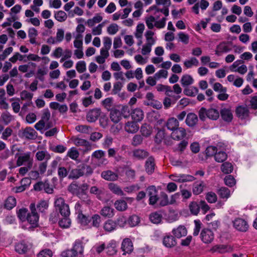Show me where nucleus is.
I'll list each match as a JSON object with an SVG mask.
<instances>
[{
    "label": "nucleus",
    "instance_id": "1",
    "mask_svg": "<svg viewBox=\"0 0 257 257\" xmlns=\"http://www.w3.org/2000/svg\"><path fill=\"white\" fill-rule=\"evenodd\" d=\"M219 112L217 109L213 108L206 109L204 107H202L198 111L199 117L203 121H204L206 118L216 120L219 118Z\"/></svg>",
    "mask_w": 257,
    "mask_h": 257
},
{
    "label": "nucleus",
    "instance_id": "2",
    "mask_svg": "<svg viewBox=\"0 0 257 257\" xmlns=\"http://www.w3.org/2000/svg\"><path fill=\"white\" fill-rule=\"evenodd\" d=\"M16 157H18L16 162L17 166L19 167L26 165L28 168H32L33 163V158L31 152L24 153H17Z\"/></svg>",
    "mask_w": 257,
    "mask_h": 257
},
{
    "label": "nucleus",
    "instance_id": "3",
    "mask_svg": "<svg viewBox=\"0 0 257 257\" xmlns=\"http://www.w3.org/2000/svg\"><path fill=\"white\" fill-rule=\"evenodd\" d=\"M55 210L61 214L63 216H69L70 211L69 205L65 203L62 197H59L55 199L54 202Z\"/></svg>",
    "mask_w": 257,
    "mask_h": 257
},
{
    "label": "nucleus",
    "instance_id": "4",
    "mask_svg": "<svg viewBox=\"0 0 257 257\" xmlns=\"http://www.w3.org/2000/svg\"><path fill=\"white\" fill-rule=\"evenodd\" d=\"M30 208L31 213L27 214L26 220L31 225L32 227H36L38 226L39 216L36 211L35 204L31 203Z\"/></svg>",
    "mask_w": 257,
    "mask_h": 257
},
{
    "label": "nucleus",
    "instance_id": "5",
    "mask_svg": "<svg viewBox=\"0 0 257 257\" xmlns=\"http://www.w3.org/2000/svg\"><path fill=\"white\" fill-rule=\"evenodd\" d=\"M83 252V247L80 242H75L71 249L67 250L62 252V255L64 257H75L79 254H82Z\"/></svg>",
    "mask_w": 257,
    "mask_h": 257
},
{
    "label": "nucleus",
    "instance_id": "6",
    "mask_svg": "<svg viewBox=\"0 0 257 257\" xmlns=\"http://www.w3.org/2000/svg\"><path fill=\"white\" fill-rule=\"evenodd\" d=\"M51 117V113L48 108L43 110L41 119L35 125V128L39 131H41L45 126V123L48 122Z\"/></svg>",
    "mask_w": 257,
    "mask_h": 257
},
{
    "label": "nucleus",
    "instance_id": "7",
    "mask_svg": "<svg viewBox=\"0 0 257 257\" xmlns=\"http://www.w3.org/2000/svg\"><path fill=\"white\" fill-rule=\"evenodd\" d=\"M105 153L104 151L99 150L94 151L91 155V160L97 161L98 166L101 165H106L108 163L107 159L105 158Z\"/></svg>",
    "mask_w": 257,
    "mask_h": 257
},
{
    "label": "nucleus",
    "instance_id": "8",
    "mask_svg": "<svg viewBox=\"0 0 257 257\" xmlns=\"http://www.w3.org/2000/svg\"><path fill=\"white\" fill-rule=\"evenodd\" d=\"M233 224L235 228L239 231L246 232L248 230V224L243 219H235L233 222Z\"/></svg>",
    "mask_w": 257,
    "mask_h": 257
},
{
    "label": "nucleus",
    "instance_id": "9",
    "mask_svg": "<svg viewBox=\"0 0 257 257\" xmlns=\"http://www.w3.org/2000/svg\"><path fill=\"white\" fill-rule=\"evenodd\" d=\"M202 241L205 243H210L214 239L213 232L208 228H203L200 233Z\"/></svg>",
    "mask_w": 257,
    "mask_h": 257
},
{
    "label": "nucleus",
    "instance_id": "10",
    "mask_svg": "<svg viewBox=\"0 0 257 257\" xmlns=\"http://www.w3.org/2000/svg\"><path fill=\"white\" fill-rule=\"evenodd\" d=\"M37 133L31 127H26L22 134L23 138L27 140H35L37 137Z\"/></svg>",
    "mask_w": 257,
    "mask_h": 257
},
{
    "label": "nucleus",
    "instance_id": "11",
    "mask_svg": "<svg viewBox=\"0 0 257 257\" xmlns=\"http://www.w3.org/2000/svg\"><path fill=\"white\" fill-rule=\"evenodd\" d=\"M101 110L99 108L91 109L87 113L86 119L90 122H94L98 119Z\"/></svg>",
    "mask_w": 257,
    "mask_h": 257
},
{
    "label": "nucleus",
    "instance_id": "12",
    "mask_svg": "<svg viewBox=\"0 0 257 257\" xmlns=\"http://www.w3.org/2000/svg\"><path fill=\"white\" fill-rule=\"evenodd\" d=\"M231 49L229 47L227 43L225 42H222L219 43L216 48L215 51V55L217 56H220L223 53H227L230 51Z\"/></svg>",
    "mask_w": 257,
    "mask_h": 257
},
{
    "label": "nucleus",
    "instance_id": "13",
    "mask_svg": "<svg viewBox=\"0 0 257 257\" xmlns=\"http://www.w3.org/2000/svg\"><path fill=\"white\" fill-rule=\"evenodd\" d=\"M186 135V130L183 127H178L173 131L171 134V137L174 140H180L183 139Z\"/></svg>",
    "mask_w": 257,
    "mask_h": 257
},
{
    "label": "nucleus",
    "instance_id": "14",
    "mask_svg": "<svg viewBox=\"0 0 257 257\" xmlns=\"http://www.w3.org/2000/svg\"><path fill=\"white\" fill-rule=\"evenodd\" d=\"M198 121L197 115L193 112H190L187 114L185 119L186 124L191 127L195 126Z\"/></svg>",
    "mask_w": 257,
    "mask_h": 257
},
{
    "label": "nucleus",
    "instance_id": "15",
    "mask_svg": "<svg viewBox=\"0 0 257 257\" xmlns=\"http://www.w3.org/2000/svg\"><path fill=\"white\" fill-rule=\"evenodd\" d=\"M163 245L168 248H172L177 244V241L172 235H165L163 239Z\"/></svg>",
    "mask_w": 257,
    "mask_h": 257
},
{
    "label": "nucleus",
    "instance_id": "16",
    "mask_svg": "<svg viewBox=\"0 0 257 257\" xmlns=\"http://www.w3.org/2000/svg\"><path fill=\"white\" fill-rule=\"evenodd\" d=\"M121 248L123 251V255L126 253H131L133 250V245L132 241L129 238L123 239L121 243Z\"/></svg>",
    "mask_w": 257,
    "mask_h": 257
},
{
    "label": "nucleus",
    "instance_id": "17",
    "mask_svg": "<svg viewBox=\"0 0 257 257\" xmlns=\"http://www.w3.org/2000/svg\"><path fill=\"white\" fill-rule=\"evenodd\" d=\"M146 171L148 174L154 173L155 168V159L152 156L149 157L145 163Z\"/></svg>",
    "mask_w": 257,
    "mask_h": 257
},
{
    "label": "nucleus",
    "instance_id": "18",
    "mask_svg": "<svg viewBox=\"0 0 257 257\" xmlns=\"http://www.w3.org/2000/svg\"><path fill=\"white\" fill-rule=\"evenodd\" d=\"M101 176L104 179L109 181H116L118 178L117 174L111 170H106L102 172Z\"/></svg>",
    "mask_w": 257,
    "mask_h": 257
},
{
    "label": "nucleus",
    "instance_id": "19",
    "mask_svg": "<svg viewBox=\"0 0 257 257\" xmlns=\"http://www.w3.org/2000/svg\"><path fill=\"white\" fill-rule=\"evenodd\" d=\"M235 113L238 117L244 119L248 116L249 110L246 106H238L236 108Z\"/></svg>",
    "mask_w": 257,
    "mask_h": 257
},
{
    "label": "nucleus",
    "instance_id": "20",
    "mask_svg": "<svg viewBox=\"0 0 257 257\" xmlns=\"http://www.w3.org/2000/svg\"><path fill=\"white\" fill-rule=\"evenodd\" d=\"M30 249L29 245L24 241L18 242L15 245V250L19 254H25Z\"/></svg>",
    "mask_w": 257,
    "mask_h": 257
},
{
    "label": "nucleus",
    "instance_id": "21",
    "mask_svg": "<svg viewBox=\"0 0 257 257\" xmlns=\"http://www.w3.org/2000/svg\"><path fill=\"white\" fill-rule=\"evenodd\" d=\"M84 175L82 170L81 169L80 165L77 168L72 169L70 167V172L68 175L69 179H77Z\"/></svg>",
    "mask_w": 257,
    "mask_h": 257
},
{
    "label": "nucleus",
    "instance_id": "22",
    "mask_svg": "<svg viewBox=\"0 0 257 257\" xmlns=\"http://www.w3.org/2000/svg\"><path fill=\"white\" fill-rule=\"evenodd\" d=\"M74 144L77 146H82L85 148V151H89L91 149V144L87 140L76 138L73 140Z\"/></svg>",
    "mask_w": 257,
    "mask_h": 257
},
{
    "label": "nucleus",
    "instance_id": "23",
    "mask_svg": "<svg viewBox=\"0 0 257 257\" xmlns=\"http://www.w3.org/2000/svg\"><path fill=\"white\" fill-rule=\"evenodd\" d=\"M219 113L224 121L228 122L232 121L233 115L230 109L226 108H222L221 109Z\"/></svg>",
    "mask_w": 257,
    "mask_h": 257
},
{
    "label": "nucleus",
    "instance_id": "24",
    "mask_svg": "<svg viewBox=\"0 0 257 257\" xmlns=\"http://www.w3.org/2000/svg\"><path fill=\"white\" fill-rule=\"evenodd\" d=\"M103 228L104 231L107 233H110L116 229L114 221L112 219H108L104 222Z\"/></svg>",
    "mask_w": 257,
    "mask_h": 257
},
{
    "label": "nucleus",
    "instance_id": "25",
    "mask_svg": "<svg viewBox=\"0 0 257 257\" xmlns=\"http://www.w3.org/2000/svg\"><path fill=\"white\" fill-rule=\"evenodd\" d=\"M172 233L176 237L179 238L182 236H186L187 233V230L184 225H180L177 228L173 229Z\"/></svg>",
    "mask_w": 257,
    "mask_h": 257
},
{
    "label": "nucleus",
    "instance_id": "26",
    "mask_svg": "<svg viewBox=\"0 0 257 257\" xmlns=\"http://www.w3.org/2000/svg\"><path fill=\"white\" fill-rule=\"evenodd\" d=\"M100 213L104 217L111 218L114 215V209L110 206H105L101 209Z\"/></svg>",
    "mask_w": 257,
    "mask_h": 257
},
{
    "label": "nucleus",
    "instance_id": "27",
    "mask_svg": "<svg viewBox=\"0 0 257 257\" xmlns=\"http://www.w3.org/2000/svg\"><path fill=\"white\" fill-rule=\"evenodd\" d=\"M132 153L133 157L138 160H144L149 156V153L143 149H135Z\"/></svg>",
    "mask_w": 257,
    "mask_h": 257
},
{
    "label": "nucleus",
    "instance_id": "28",
    "mask_svg": "<svg viewBox=\"0 0 257 257\" xmlns=\"http://www.w3.org/2000/svg\"><path fill=\"white\" fill-rule=\"evenodd\" d=\"M144 112L140 108H136L131 112L132 119L136 122L141 121L144 118Z\"/></svg>",
    "mask_w": 257,
    "mask_h": 257
},
{
    "label": "nucleus",
    "instance_id": "29",
    "mask_svg": "<svg viewBox=\"0 0 257 257\" xmlns=\"http://www.w3.org/2000/svg\"><path fill=\"white\" fill-rule=\"evenodd\" d=\"M205 184L203 181L196 182L193 185L192 191L195 195H199L203 191Z\"/></svg>",
    "mask_w": 257,
    "mask_h": 257
},
{
    "label": "nucleus",
    "instance_id": "30",
    "mask_svg": "<svg viewBox=\"0 0 257 257\" xmlns=\"http://www.w3.org/2000/svg\"><path fill=\"white\" fill-rule=\"evenodd\" d=\"M180 82L183 87H186L192 84L194 82V79L191 75L185 74L182 76Z\"/></svg>",
    "mask_w": 257,
    "mask_h": 257
},
{
    "label": "nucleus",
    "instance_id": "31",
    "mask_svg": "<svg viewBox=\"0 0 257 257\" xmlns=\"http://www.w3.org/2000/svg\"><path fill=\"white\" fill-rule=\"evenodd\" d=\"M106 253L109 255H113L117 252L116 242L114 240H111L107 244L106 247Z\"/></svg>",
    "mask_w": 257,
    "mask_h": 257
},
{
    "label": "nucleus",
    "instance_id": "32",
    "mask_svg": "<svg viewBox=\"0 0 257 257\" xmlns=\"http://www.w3.org/2000/svg\"><path fill=\"white\" fill-rule=\"evenodd\" d=\"M139 128V126L137 123L133 121L127 122L124 126L125 131L129 133H135L138 131Z\"/></svg>",
    "mask_w": 257,
    "mask_h": 257
},
{
    "label": "nucleus",
    "instance_id": "33",
    "mask_svg": "<svg viewBox=\"0 0 257 257\" xmlns=\"http://www.w3.org/2000/svg\"><path fill=\"white\" fill-rule=\"evenodd\" d=\"M179 125V121L178 119L175 117H171L169 118L166 123V126L168 129L172 131L178 128Z\"/></svg>",
    "mask_w": 257,
    "mask_h": 257
},
{
    "label": "nucleus",
    "instance_id": "34",
    "mask_svg": "<svg viewBox=\"0 0 257 257\" xmlns=\"http://www.w3.org/2000/svg\"><path fill=\"white\" fill-rule=\"evenodd\" d=\"M69 172L70 166L68 168L63 166L59 167L58 169V175L60 180H62L65 177H68Z\"/></svg>",
    "mask_w": 257,
    "mask_h": 257
},
{
    "label": "nucleus",
    "instance_id": "35",
    "mask_svg": "<svg viewBox=\"0 0 257 257\" xmlns=\"http://www.w3.org/2000/svg\"><path fill=\"white\" fill-rule=\"evenodd\" d=\"M110 118L114 123H117L121 118L120 111L116 109L110 110Z\"/></svg>",
    "mask_w": 257,
    "mask_h": 257
},
{
    "label": "nucleus",
    "instance_id": "36",
    "mask_svg": "<svg viewBox=\"0 0 257 257\" xmlns=\"http://www.w3.org/2000/svg\"><path fill=\"white\" fill-rule=\"evenodd\" d=\"M114 205L116 209L119 211H125L127 208L126 202L122 199L117 200Z\"/></svg>",
    "mask_w": 257,
    "mask_h": 257
},
{
    "label": "nucleus",
    "instance_id": "37",
    "mask_svg": "<svg viewBox=\"0 0 257 257\" xmlns=\"http://www.w3.org/2000/svg\"><path fill=\"white\" fill-rule=\"evenodd\" d=\"M140 132L143 137L147 138L149 137L152 133V127L149 125L145 123L141 127Z\"/></svg>",
    "mask_w": 257,
    "mask_h": 257
},
{
    "label": "nucleus",
    "instance_id": "38",
    "mask_svg": "<svg viewBox=\"0 0 257 257\" xmlns=\"http://www.w3.org/2000/svg\"><path fill=\"white\" fill-rule=\"evenodd\" d=\"M16 199L14 197L9 196L5 201V207L8 210H11L16 206Z\"/></svg>",
    "mask_w": 257,
    "mask_h": 257
},
{
    "label": "nucleus",
    "instance_id": "39",
    "mask_svg": "<svg viewBox=\"0 0 257 257\" xmlns=\"http://www.w3.org/2000/svg\"><path fill=\"white\" fill-rule=\"evenodd\" d=\"M150 221L154 224L160 223L162 219V215L158 212L152 213L149 216Z\"/></svg>",
    "mask_w": 257,
    "mask_h": 257
},
{
    "label": "nucleus",
    "instance_id": "40",
    "mask_svg": "<svg viewBox=\"0 0 257 257\" xmlns=\"http://www.w3.org/2000/svg\"><path fill=\"white\" fill-rule=\"evenodd\" d=\"M189 209L191 213L193 215H197L200 209L199 202L192 201L189 204Z\"/></svg>",
    "mask_w": 257,
    "mask_h": 257
},
{
    "label": "nucleus",
    "instance_id": "41",
    "mask_svg": "<svg viewBox=\"0 0 257 257\" xmlns=\"http://www.w3.org/2000/svg\"><path fill=\"white\" fill-rule=\"evenodd\" d=\"M109 189L113 193L118 195H123V192L120 188V187L117 185L110 183L108 184Z\"/></svg>",
    "mask_w": 257,
    "mask_h": 257
},
{
    "label": "nucleus",
    "instance_id": "42",
    "mask_svg": "<svg viewBox=\"0 0 257 257\" xmlns=\"http://www.w3.org/2000/svg\"><path fill=\"white\" fill-rule=\"evenodd\" d=\"M217 193L219 197L222 199H227L230 195V190L225 187H222L218 189Z\"/></svg>",
    "mask_w": 257,
    "mask_h": 257
},
{
    "label": "nucleus",
    "instance_id": "43",
    "mask_svg": "<svg viewBox=\"0 0 257 257\" xmlns=\"http://www.w3.org/2000/svg\"><path fill=\"white\" fill-rule=\"evenodd\" d=\"M140 222V218L136 215L130 216L127 219V223L131 227H134L139 224Z\"/></svg>",
    "mask_w": 257,
    "mask_h": 257
},
{
    "label": "nucleus",
    "instance_id": "44",
    "mask_svg": "<svg viewBox=\"0 0 257 257\" xmlns=\"http://www.w3.org/2000/svg\"><path fill=\"white\" fill-rule=\"evenodd\" d=\"M227 158V154L223 151H219L215 154L214 159L218 163H222Z\"/></svg>",
    "mask_w": 257,
    "mask_h": 257
},
{
    "label": "nucleus",
    "instance_id": "45",
    "mask_svg": "<svg viewBox=\"0 0 257 257\" xmlns=\"http://www.w3.org/2000/svg\"><path fill=\"white\" fill-rule=\"evenodd\" d=\"M198 92V88L194 86L191 87H186L183 91L184 93L189 96H195Z\"/></svg>",
    "mask_w": 257,
    "mask_h": 257
},
{
    "label": "nucleus",
    "instance_id": "46",
    "mask_svg": "<svg viewBox=\"0 0 257 257\" xmlns=\"http://www.w3.org/2000/svg\"><path fill=\"white\" fill-rule=\"evenodd\" d=\"M114 221L116 228L117 226L121 228H123L127 223V218L124 215H120Z\"/></svg>",
    "mask_w": 257,
    "mask_h": 257
},
{
    "label": "nucleus",
    "instance_id": "47",
    "mask_svg": "<svg viewBox=\"0 0 257 257\" xmlns=\"http://www.w3.org/2000/svg\"><path fill=\"white\" fill-rule=\"evenodd\" d=\"M159 200L160 201L159 205L161 206H165L170 204L168 196L167 194L164 192L161 193Z\"/></svg>",
    "mask_w": 257,
    "mask_h": 257
},
{
    "label": "nucleus",
    "instance_id": "48",
    "mask_svg": "<svg viewBox=\"0 0 257 257\" xmlns=\"http://www.w3.org/2000/svg\"><path fill=\"white\" fill-rule=\"evenodd\" d=\"M184 65L186 68H190L193 66H197L199 65V61L195 57H191L189 60H185Z\"/></svg>",
    "mask_w": 257,
    "mask_h": 257
},
{
    "label": "nucleus",
    "instance_id": "49",
    "mask_svg": "<svg viewBox=\"0 0 257 257\" xmlns=\"http://www.w3.org/2000/svg\"><path fill=\"white\" fill-rule=\"evenodd\" d=\"M58 223L60 227L63 228H67L70 227L71 225V220L68 217L69 216H63Z\"/></svg>",
    "mask_w": 257,
    "mask_h": 257
},
{
    "label": "nucleus",
    "instance_id": "50",
    "mask_svg": "<svg viewBox=\"0 0 257 257\" xmlns=\"http://www.w3.org/2000/svg\"><path fill=\"white\" fill-rule=\"evenodd\" d=\"M28 211V209L25 208H21L17 211V216L22 221H26L27 214H29Z\"/></svg>",
    "mask_w": 257,
    "mask_h": 257
},
{
    "label": "nucleus",
    "instance_id": "51",
    "mask_svg": "<svg viewBox=\"0 0 257 257\" xmlns=\"http://www.w3.org/2000/svg\"><path fill=\"white\" fill-rule=\"evenodd\" d=\"M104 108L108 111L113 109V98L112 97H108L103 100L102 102Z\"/></svg>",
    "mask_w": 257,
    "mask_h": 257
},
{
    "label": "nucleus",
    "instance_id": "52",
    "mask_svg": "<svg viewBox=\"0 0 257 257\" xmlns=\"http://www.w3.org/2000/svg\"><path fill=\"white\" fill-rule=\"evenodd\" d=\"M221 170L224 174H229L233 171V166L230 163L225 162L221 165Z\"/></svg>",
    "mask_w": 257,
    "mask_h": 257
},
{
    "label": "nucleus",
    "instance_id": "53",
    "mask_svg": "<svg viewBox=\"0 0 257 257\" xmlns=\"http://www.w3.org/2000/svg\"><path fill=\"white\" fill-rule=\"evenodd\" d=\"M78 219L79 222L83 225H87L90 222L91 219L88 216H87L82 213H80L78 215Z\"/></svg>",
    "mask_w": 257,
    "mask_h": 257
},
{
    "label": "nucleus",
    "instance_id": "54",
    "mask_svg": "<svg viewBox=\"0 0 257 257\" xmlns=\"http://www.w3.org/2000/svg\"><path fill=\"white\" fill-rule=\"evenodd\" d=\"M143 137L141 135H135L132 139V145L134 147H137L141 145L143 142Z\"/></svg>",
    "mask_w": 257,
    "mask_h": 257
},
{
    "label": "nucleus",
    "instance_id": "55",
    "mask_svg": "<svg viewBox=\"0 0 257 257\" xmlns=\"http://www.w3.org/2000/svg\"><path fill=\"white\" fill-rule=\"evenodd\" d=\"M165 136V133L164 130H160L158 131L155 137V141L157 144L161 143L164 140Z\"/></svg>",
    "mask_w": 257,
    "mask_h": 257
},
{
    "label": "nucleus",
    "instance_id": "56",
    "mask_svg": "<svg viewBox=\"0 0 257 257\" xmlns=\"http://www.w3.org/2000/svg\"><path fill=\"white\" fill-rule=\"evenodd\" d=\"M79 155V153L78 151L74 147L71 148L68 151L67 154V156L74 160H76L78 158Z\"/></svg>",
    "mask_w": 257,
    "mask_h": 257
},
{
    "label": "nucleus",
    "instance_id": "57",
    "mask_svg": "<svg viewBox=\"0 0 257 257\" xmlns=\"http://www.w3.org/2000/svg\"><path fill=\"white\" fill-rule=\"evenodd\" d=\"M55 18L58 21L62 22L67 19V16L66 13L64 11H59L55 13Z\"/></svg>",
    "mask_w": 257,
    "mask_h": 257
},
{
    "label": "nucleus",
    "instance_id": "58",
    "mask_svg": "<svg viewBox=\"0 0 257 257\" xmlns=\"http://www.w3.org/2000/svg\"><path fill=\"white\" fill-rule=\"evenodd\" d=\"M205 198L208 202L210 203H214L216 202L217 200V195L213 192H208L206 195Z\"/></svg>",
    "mask_w": 257,
    "mask_h": 257
},
{
    "label": "nucleus",
    "instance_id": "59",
    "mask_svg": "<svg viewBox=\"0 0 257 257\" xmlns=\"http://www.w3.org/2000/svg\"><path fill=\"white\" fill-rule=\"evenodd\" d=\"M91 220H92V226L98 228L101 222V217L100 216L97 214L93 215L91 218Z\"/></svg>",
    "mask_w": 257,
    "mask_h": 257
},
{
    "label": "nucleus",
    "instance_id": "60",
    "mask_svg": "<svg viewBox=\"0 0 257 257\" xmlns=\"http://www.w3.org/2000/svg\"><path fill=\"white\" fill-rule=\"evenodd\" d=\"M52 250L48 248L43 249L37 254V257H52Z\"/></svg>",
    "mask_w": 257,
    "mask_h": 257
},
{
    "label": "nucleus",
    "instance_id": "61",
    "mask_svg": "<svg viewBox=\"0 0 257 257\" xmlns=\"http://www.w3.org/2000/svg\"><path fill=\"white\" fill-rule=\"evenodd\" d=\"M217 148L215 146H210L208 147L205 150V153L206 156L207 157H212L213 156H215V154L217 153Z\"/></svg>",
    "mask_w": 257,
    "mask_h": 257
},
{
    "label": "nucleus",
    "instance_id": "62",
    "mask_svg": "<svg viewBox=\"0 0 257 257\" xmlns=\"http://www.w3.org/2000/svg\"><path fill=\"white\" fill-rule=\"evenodd\" d=\"M48 207V203L45 200H41L37 205V208L39 211L41 212H44L46 209Z\"/></svg>",
    "mask_w": 257,
    "mask_h": 257
},
{
    "label": "nucleus",
    "instance_id": "63",
    "mask_svg": "<svg viewBox=\"0 0 257 257\" xmlns=\"http://www.w3.org/2000/svg\"><path fill=\"white\" fill-rule=\"evenodd\" d=\"M80 167L84 173V175L88 176L93 173V169L89 165L83 164L80 165Z\"/></svg>",
    "mask_w": 257,
    "mask_h": 257
},
{
    "label": "nucleus",
    "instance_id": "64",
    "mask_svg": "<svg viewBox=\"0 0 257 257\" xmlns=\"http://www.w3.org/2000/svg\"><path fill=\"white\" fill-rule=\"evenodd\" d=\"M76 69L77 71L80 73H82L84 72L86 70V63L84 61H78L76 65Z\"/></svg>",
    "mask_w": 257,
    "mask_h": 257
}]
</instances>
